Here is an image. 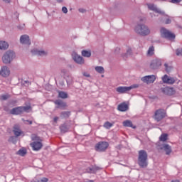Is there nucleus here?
<instances>
[{
	"label": "nucleus",
	"instance_id": "obj_1",
	"mask_svg": "<svg viewBox=\"0 0 182 182\" xmlns=\"http://www.w3.org/2000/svg\"><path fill=\"white\" fill-rule=\"evenodd\" d=\"M137 164L141 168H146L149 166V154L144 150H140L138 152Z\"/></svg>",
	"mask_w": 182,
	"mask_h": 182
},
{
	"label": "nucleus",
	"instance_id": "obj_2",
	"mask_svg": "<svg viewBox=\"0 0 182 182\" xmlns=\"http://www.w3.org/2000/svg\"><path fill=\"white\" fill-rule=\"evenodd\" d=\"M134 31L136 33L141 36H147V35H150V28L144 24L138 23L135 26Z\"/></svg>",
	"mask_w": 182,
	"mask_h": 182
},
{
	"label": "nucleus",
	"instance_id": "obj_3",
	"mask_svg": "<svg viewBox=\"0 0 182 182\" xmlns=\"http://www.w3.org/2000/svg\"><path fill=\"white\" fill-rule=\"evenodd\" d=\"M29 110H32V107L31 105L24 106V107H17L15 108H13L10 113L11 114H14L16 116H18L19 114H22L24 112L26 113H29Z\"/></svg>",
	"mask_w": 182,
	"mask_h": 182
},
{
	"label": "nucleus",
	"instance_id": "obj_4",
	"mask_svg": "<svg viewBox=\"0 0 182 182\" xmlns=\"http://www.w3.org/2000/svg\"><path fill=\"white\" fill-rule=\"evenodd\" d=\"M15 52L11 50H7L2 56V62L5 65H9L12 63V61L14 60V59H15Z\"/></svg>",
	"mask_w": 182,
	"mask_h": 182
},
{
	"label": "nucleus",
	"instance_id": "obj_5",
	"mask_svg": "<svg viewBox=\"0 0 182 182\" xmlns=\"http://www.w3.org/2000/svg\"><path fill=\"white\" fill-rule=\"evenodd\" d=\"M161 36L165 39H168L169 41L176 39V34L170 32V31L164 27L161 28Z\"/></svg>",
	"mask_w": 182,
	"mask_h": 182
},
{
	"label": "nucleus",
	"instance_id": "obj_6",
	"mask_svg": "<svg viewBox=\"0 0 182 182\" xmlns=\"http://www.w3.org/2000/svg\"><path fill=\"white\" fill-rule=\"evenodd\" d=\"M164 117H166V112L163 109L155 111L154 115L153 116V119L157 122H161Z\"/></svg>",
	"mask_w": 182,
	"mask_h": 182
},
{
	"label": "nucleus",
	"instance_id": "obj_7",
	"mask_svg": "<svg viewBox=\"0 0 182 182\" xmlns=\"http://www.w3.org/2000/svg\"><path fill=\"white\" fill-rule=\"evenodd\" d=\"M160 92H161V93H163V95H165L166 96H173V95H176V90L173 87H161L160 89Z\"/></svg>",
	"mask_w": 182,
	"mask_h": 182
},
{
	"label": "nucleus",
	"instance_id": "obj_8",
	"mask_svg": "<svg viewBox=\"0 0 182 182\" xmlns=\"http://www.w3.org/2000/svg\"><path fill=\"white\" fill-rule=\"evenodd\" d=\"M107 147H109V143L106 141H100L96 144L95 150L96 151H105Z\"/></svg>",
	"mask_w": 182,
	"mask_h": 182
},
{
	"label": "nucleus",
	"instance_id": "obj_9",
	"mask_svg": "<svg viewBox=\"0 0 182 182\" xmlns=\"http://www.w3.org/2000/svg\"><path fill=\"white\" fill-rule=\"evenodd\" d=\"M161 66V60L154 59L151 61L150 69L152 70H157Z\"/></svg>",
	"mask_w": 182,
	"mask_h": 182
},
{
	"label": "nucleus",
	"instance_id": "obj_10",
	"mask_svg": "<svg viewBox=\"0 0 182 182\" xmlns=\"http://www.w3.org/2000/svg\"><path fill=\"white\" fill-rule=\"evenodd\" d=\"M73 59L74 62L78 65H85V58L76 53L73 54Z\"/></svg>",
	"mask_w": 182,
	"mask_h": 182
},
{
	"label": "nucleus",
	"instance_id": "obj_11",
	"mask_svg": "<svg viewBox=\"0 0 182 182\" xmlns=\"http://www.w3.org/2000/svg\"><path fill=\"white\" fill-rule=\"evenodd\" d=\"M141 80L142 82H144V83H146V85L154 83V81L156 80V75H146L145 77H143L141 78Z\"/></svg>",
	"mask_w": 182,
	"mask_h": 182
},
{
	"label": "nucleus",
	"instance_id": "obj_12",
	"mask_svg": "<svg viewBox=\"0 0 182 182\" xmlns=\"http://www.w3.org/2000/svg\"><path fill=\"white\" fill-rule=\"evenodd\" d=\"M11 75V70L8 66H3L0 70V75L2 77H8Z\"/></svg>",
	"mask_w": 182,
	"mask_h": 182
},
{
	"label": "nucleus",
	"instance_id": "obj_13",
	"mask_svg": "<svg viewBox=\"0 0 182 182\" xmlns=\"http://www.w3.org/2000/svg\"><path fill=\"white\" fill-rule=\"evenodd\" d=\"M34 151H39L42 147H43V144L40 141H33L30 144Z\"/></svg>",
	"mask_w": 182,
	"mask_h": 182
},
{
	"label": "nucleus",
	"instance_id": "obj_14",
	"mask_svg": "<svg viewBox=\"0 0 182 182\" xmlns=\"http://www.w3.org/2000/svg\"><path fill=\"white\" fill-rule=\"evenodd\" d=\"M20 43L22 45H31V38H29V36L24 34L20 37Z\"/></svg>",
	"mask_w": 182,
	"mask_h": 182
},
{
	"label": "nucleus",
	"instance_id": "obj_15",
	"mask_svg": "<svg viewBox=\"0 0 182 182\" xmlns=\"http://www.w3.org/2000/svg\"><path fill=\"white\" fill-rule=\"evenodd\" d=\"M162 80L164 83H167L168 85H173L176 82L174 77H168L167 75H165L164 77H162Z\"/></svg>",
	"mask_w": 182,
	"mask_h": 182
},
{
	"label": "nucleus",
	"instance_id": "obj_16",
	"mask_svg": "<svg viewBox=\"0 0 182 182\" xmlns=\"http://www.w3.org/2000/svg\"><path fill=\"white\" fill-rule=\"evenodd\" d=\"M148 8L149 9H150V11H153L156 14H159L160 15H165L164 11H162L161 10L159 9L157 6H154V4H149Z\"/></svg>",
	"mask_w": 182,
	"mask_h": 182
},
{
	"label": "nucleus",
	"instance_id": "obj_17",
	"mask_svg": "<svg viewBox=\"0 0 182 182\" xmlns=\"http://www.w3.org/2000/svg\"><path fill=\"white\" fill-rule=\"evenodd\" d=\"M54 103L59 109H65V107H68V104H66V102H63L62 100H57L54 102Z\"/></svg>",
	"mask_w": 182,
	"mask_h": 182
},
{
	"label": "nucleus",
	"instance_id": "obj_18",
	"mask_svg": "<svg viewBox=\"0 0 182 182\" xmlns=\"http://www.w3.org/2000/svg\"><path fill=\"white\" fill-rule=\"evenodd\" d=\"M99 170H102V168L100 166H94L87 168L86 171L87 173L95 174L96 171H99Z\"/></svg>",
	"mask_w": 182,
	"mask_h": 182
},
{
	"label": "nucleus",
	"instance_id": "obj_19",
	"mask_svg": "<svg viewBox=\"0 0 182 182\" xmlns=\"http://www.w3.org/2000/svg\"><path fill=\"white\" fill-rule=\"evenodd\" d=\"M32 53L33 55H38V56H47L48 55V52L45 50H39L38 49H34L31 50Z\"/></svg>",
	"mask_w": 182,
	"mask_h": 182
},
{
	"label": "nucleus",
	"instance_id": "obj_20",
	"mask_svg": "<svg viewBox=\"0 0 182 182\" xmlns=\"http://www.w3.org/2000/svg\"><path fill=\"white\" fill-rule=\"evenodd\" d=\"M117 109L119 112H127V110H129V105L125 102H123L118 105Z\"/></svg>",
	"mask_w": 182,
	"mask_h": 182
},
{
	"label": "nucleus",
	"instance_id": "obj_21",
	"mask_svg": "<svg viewBox=\"0 0 182 182\" xmlns=\"http://www.w3.org/2000/svg\"><path fill=\"white\" fill-rule=\"evenodd\" d=\"M69 129H70V127L66 123H64L60 126V132L63 134L68 133V132H69Z\"/></svg>",
	"mask_w": 182,
	"mask_h": 182
},
{
	"label": "nucleus",
	"instance_id": "obj_22",
	"mask_svg": "<svg viewBox=\"0 0 182 182\" xmlns=\"http://www.w3.org/2000/svg\"><path fill=\"white\" fill-rule=\"evenodd\" d=\"M161 150H164V151H166V154L168 155L171 153L172 150H171V146L167 144H165L163 145V147L161 148Z\"/></svg>",
	"mask_w": 182,
	"mask_h": 182
},
{
	"label": "nucleus",
	"instance_id": "obj_23",
	"mask_svg": "<svg viewBox=\"0 0 182 182\" xmlns=\"http://www.w3.org/2000/svg\"><path fill=\"white\" fill-rule=\"evenodd\" d=\"M118 93L123 94L129 92V87H118L116 88Z\"/></svg>",
	"mask_w": 182,
	"mask_h": 182
},
{
	"label": "nucleus",
	"instance_id": "obj_24",
	"mask_svg": "<svg viewBox=\"0 0 182 182\" xmlns=\"http://www.w3.org/2000/svg\"><path fill=\"white\" fill-rule=\"evenodd\" d=\"M9 48V44L6 41H0V49L1 50H6Z\"/></svg>",
	"mask_w": 182,
	"mask_h": 182
},
{
	"label": "nucleus",
	"instance_id": "obj_25",
	"mask_svg": "<svg viewBox=\"0 0 182 182\" xmlns=\"http://www.w3.org/2000/svg\"><path fill=\"white\" fill-rule=\"evenodd\" d=\"M71 112L70 111H63L60 113V117L61 119H69L70 117Z\"/></svg>",
	"mask_w": 182,
	"mask_h": 182
},
{
	"label": "nucleus",
	"instance_id": "obj_26",
	"mask_svg": "<svg viewBox=\"0 0 182 182\" xmlns=\"http://www.w3.org/2000/svg\"><path fill=\"white\" fill-rule=\"evenodd\" d=\"M81 55L84 58H90L92 56V51L90 50H82Z\"/></svg>",
	"mask_w": 182,
	"mask_h": 182
},
{
	"label": "nucleus",
	"instance_id": "obj_27",
	"mask_svg": "<svg viewBox=\"0 0 182 182\" xmlns=\"http://www.w3.org/2000/svg\"><path fill=\"white\" fill-rule=\"evenodd\" d=\"M133 55V52L132 51V48H128L127 50V53L122 54V57L123 58V59H127V58H129V56H132Z\"/></svg>",
	"mask_w": 182,
	"mask_h": 182
},
{
	"label": "nucleus",
	"instance_id": "obj_28",
	"mask_svg": "<svg viewBox=\"0 0 182 182\" xmlns=\"http://www.w3.org/2000/svg\"><path fill=\"white\" fill-rule=\"evenodd\" d=\"M123 126H124V127H133V129H136V127H133V123L130 120L124 121Z\"/></svg>",
	"mask_w": 182,
	"mask_h": 182
},
{
	"label": "nucleus",
	"instance_id": "obj_29",
	"mask_svg": "<svg viewBox=\"0 0 182 182\" xmlns=\"http://www.w3.org/2000/svg\"><path fill=\"white\" fill-rule=\"evenodd\" d=\"M8 141L9 143H13V144H16V142L18 141V137L16 136H11L9 138Z\"/></svg>",
	"mask_w": 182,
	"mask_h": 182
},
{
	"label": "nucleus",
	"instance_id": "obj_30",
	"mask_svg": "<svg viewBox=\"0 0 182 182\" xmlns=\"http://www.w3.org/2000/svg\"><path fill=\"white\" fill-rule=\"evenodd\" d=\"M58 97H60V99H68V93L63 91H59Z\"/></svg>",
	"mask_w": 182,
	"mask_h": 182
},
{
	"label": "nucleus",
	"instance_id": "obj_31",
	"mask_svg": "<svg viewBox=\"0 0 182 182\" xmlns=\"http://www.w3.org/2000/svg\"><path fill=\"white\" fill-rule=\"evenodd\" d=\"M31 140L33 141H42L41 136H38V135L35 134H31Z\"/></svg>",
	"mask_w": 182,
	"mask_h": 182
},
{
	"label": "nucleus",
	"instance_id": "obj_32",
	"mask_svg": "<svg viewBox=\"0 0 182 182\" xmlns=\"http://www.w3.org/2000/svg\"><path fill=\"white\" fill-rule=\"evenodd\" d=\"M26 153H27L26 149H21L18 150V151L16 152V154H18V156H21L22 157H23V156L26 154Z\"/></svg>",
	"mask_w": 182,
	"mask_h": 182
},
{
	"label": "nucleus",
	"instance_id": "obj_33",
	"mask_svg": "<svg viewBox=\"0 0 182 182\" xmlns=\"http://www.w3.org/2000/svg\"><path fill=\"white\" fill-rule=\"evenodd\" d=\"M164 67L166 73H170V72H171V70L173 69V66H169L167 63L164 64Z\"/></svg>",
	"mask_w": 182,
	"mask_h": 182
},
{
	"label": "nucleus",
	"instance_id": "obj_34",
	"mask_svg": "<svg viewBox=\"0 0 182 182\" xmlns=\"http://www.w3.org/2000/svg\"><path fill=\"white\" fill-rule=\"evenodd\" d=\"M95 70L98 73H105V68H103L102 66L95 67Z\"/></svg>",
	"mask_w": 182,
	"mask_h": 182
},
{
	"label": "nucleus",
	"instance_id": "obj_35",
	"mask_svg": "<svg viewBox=\"0 0 182 182\" xmlns=\"http://www.w3.org/2000/svg\"><path fill=\"white\" fill-rule=\"evenodd\" d=\"M147 55H149V56H152V55H154V47L151 46L149 48Z\"/></svg>",
	"mask_w": 182,
	"mask_h": 182
},
{
	"label": "nucleus",
	"instance_id": "obj_36",
	"mask_svg": "<svg viewBox=\"0 0 182 182\" xmlns=\"http://www.w3.org/2000/svg\"><path fill=\"white\" fill-rule=\"evenodd\" d=\"M22 132V130L21 129V127H19L18 124H15L13 127V132Z\"/></svg>",
	"mask_w": 182,
	"mask_h": 182
},
{
	"label": "nucleus",
	"instance_id": "obj_37",
	"mask_svg": "<svg viewBox=\"0 0 182 182\" xmlns=\"http://www.w3.org/2000/svg\"><path fill=\"white\" fill-rule=\"evenodd\" d=\"M167 134H163L161 135V136L159 137V140L161 141H166L167 140Z\"/></svg>",
	"mask_w": 182,
	"mask_h": 182
},
{
	"label": "nucleus",
	"instance_id": "obj_38",
	"mask_svg": "<svg viewBox=\"0 0 182 182\" xmlns=\"http://www.w3.org/2000/svg\"><path fill=\"white\" fill-rule=\"evenodd\" d=\"M113 126V124L110 123L109 122H106L104 124V127H105V129H110V127H112Z\"/></svg>",
	"mask_w": 182,
	"mask_h": 182
},
{
	"label": "nucleus",
	"instance_id": "obj_39",
	"mask_svg": "<svg viewBox=\"0 0 182 182\" xmlns=\"http://www.w3.org/2000/svg\"><path fill=\"white\" fill-rule=\"evenodd\" d=\"M13 133L16 137H19V136H21V134H23V132L22 131H18V132L14 131L13 132Z\"/></svg>",
	"mask_w": 182,
	"mask_h": 182
},
{
	"label": "nucleus",
	"instance_id": "obj_40",
	"mask_svg": "<svg viewBox=\"0 0 182 182\" xmlns=\"http://www.w3.org/2000/svg\"><path fill=\"white\" fill-rule=\"evenodd\" d=\"M140 85L139 84H133L132 85L128 87L129 90H132V89H137Z\"/></svg>",
	"mask_w": 182,
	"mask_h": 182
},
{
	"label": "nucleus",
	"instance_id": "obj_41",
	"mask_svg": "<svg viewBox=\"0 0 182 182\" xmlns=\"http://www.w3.org/2000/svg\"><path fill=\"white\" fill-rule=\"evenodd\" d=\"M9 97H11V95H1L2 100H8V99H9Z\"/></svg>",
	"mask_w": 182,
	"mask_h": 182
},
{
	"label": "nucleus",
	"instance_id": "obj_42",
	"mask_svg": "<svg viewBox=\"0 0 182 182\" xmlns=\"http://www.w3.org/2000/svg\"><path fill=\"white\" fill-rule=\"evenodd\" d=\"M176 55L177 56H182V48L176 50Z\"/></svg>",
	"mask_w": 182,
	"mask_h": 182
},
{
	"label": "nucleus",
	"instance_id": "obj_43",
	"mask_svg": "<svg viewBox=\"0 0 182 182\" xmlns=\"http://www.w3.org/2000/svg\"><path fill=\"white\" fill-rule=\"evenodd\" d=\"M115 55H119L120 53V48L117 47L114 50Z\"/></svg>",
	"mask_w": 182,
	"mask_h": 182
},
{
	"label": "nucleus",
	"instance_id": "obj_44",
	"mask_svg": "<svg viewBox=\"0 0 182 182\" xmlns=\"http://www.w3.org/2000/svg\"><path fill=\"white\" fill-rule=\"evenodd\" d=\"M170 23H171V19H170V18H166L165 21V24L168 25Z\"/></svg>",
	"mask_w": 182,
	"mask_h": 182
},
{
	"label": "nucleus",
	"instance_id": "obj_45",
	"mask_svg": "<svg viewBox=\"0 0 182 182\" xmlns=\"http://www.w3.org/2000/svg\"><path fill=\"white\" fill-rule=\"evenodd\" d=\"M182 0H171V4H180Z\"/></svg>",
	"mask_w": 182,
	"mask_h": 182
},
{
	"label": "nucleus",
	"instance_id": "obj_46",
	"mask_svg": "<svg viewBox=\"0 0 182 182\" xmlns=\"http://www.w3.org/2000/svg\"><path fill=\"white\" fill-rule=\"evenodd\" d=\"M62 12H63V14H68V8H66V6H63L62 8Z\"/></svg>",
	"mask_w": 182,
	"mask_h": 182
},
{
	"label": "nucleus",
	"instance_id": "obj_47",
	"mask_svg": "<svg viewBox=\"0 0 182 182\" xmlns=\"http://www.w3.org/2000/svg\"><path fill=\"white\" fill-rule=\"evenodd\" d=\"M48 181L49 179H48V178H43L40 179V182H48Z\"/></svg>",
	"mask_w": 182,
	"mask_h": 182
},
{
	"label": "nucleus",
	"instance_id": "obj_48",
	"mask_svg": "<svg viewBox=\"0 0 182 182\" xmlns=\"http://www.w3.org/2000/svg\"><path fill=\"white\" fill-rule=\"evenodd\" d=\"M78 11H79V12H80L81 14H85V12H86V9H82V8L79 9Z\"/></svg>",
	"mask_w": 182,
	"mask_h": 182
},
{
	"label": "nucleus",
	"instance_id": "obj_49",
	"mask_svg": "<svg viewBox=\"0 0 182 182\" xmlns=\"http://www.w3.org/2000/svg\"><path fill=\"white\" fill-rule=\"evenodd\" d=\"M25 28V24H22L21 26H18V28L20 29V31H22Z\"/></svg>",
	"mask_w": 182,
	"mask_h": 182
},
{
	"label": "nucleus",
	"instance_id": "obj_50",
	"mask_svg": "<svg viewBox=\"0 0 182 182\" xmlns=\"http://www.w3.org/2000/svg\"><path fill=\"white\" fill-rule=\"evenodd\" d=\"M83 76H85V77H90V75L87 73H83Z\"/></svg>",
	"mask_w": 182,
	"mask_h": 182
},
{
	"label": "nucleus",
	"instance_id": "obj_51",
	"mask_svg": "<svg viewBox=\"0 0 182 182\" xmlns=\"http://www.w3.org/2000/svg\"><path fill=\"white\" fill-rule=\"evenodd\" d=\"M61 73L66 75V73H68V70L66 69H63V70H61Z\"/></svg>",
	"mask_w": 182,
	"mask_h": 182
},
{
	"label": "nucleus",
	"instance_id": "obj_52",
	"mask_svg": "<svg viewBox=\"0 0 182 182\" xmlns=\"http://www.w3.org/2000/svg\"><path fill=\"white\" fill-rule=\"evenodd\" d=\"M58 120H59V117H54L53 122H54L55 123H57V122H58Z\"/></svg>",
	"mask_w": 182,
	"mask_h": 182
},
{
	"label": "nucleus",
	"instance_id": "obj_53",
	"mask_svg": "<svg viewBox=\"0 0 182 182\" xmlns=\"http://www.w3.org/2000/svg\"><path fill=\"white\" fill-rule=\"evenodd\" d=\"M31 182H41V179H33Z\"/></svg>",
	"mask_w": 182,
	"mask_h": 182
},
{
	"label": "nucleus",
	"instance_id": "obj_54",
	"mask_svg": "<svg viewBox=\"0 0 182 182\" xmlns=\"http://www.w3.org/2000/svg\"><path fill=\"white\" fill-rule=\"evenodd\" d=\"M4 2H6V4H9L11 2V0H3Z\"/></svg>",
	"mask_w": 182,
	"mask_h": 182
},
{
	"label": "nucleus",
	"instance_id": "obj_55",
	"mask_svg": "<svg viewBox=\"0 0 182 182\" xmlns=\"http://www.w3.org/2000/svg\"><path fill=\"white\" fill-rule=\"evenodd\" d=\"M66 82L68 85H70V80L66 79Z\"/></svg>",
	"mask_w": 182,
	"mask_h": 182
},
{
	"label": "nucleus",
	"instance_id": "obj_56",
	"mask_svg": "<svg viewBox=\"0 0 182 182\" xmlns=\"http://www.w3.org/2000/svg\"><path fill=\"white\" fill-rule=\"evenodd\" d=\"M57 2H58V4H62V2H63V0H57Z\"/></svg>",
	"mask_w": 182,
	"mask_h": 182
},
{
	"label": "nucleus",
	"instance_id": "obj_57",
	"mask_svg": "<svg viewBox=\"0 0 182 182\" xmlns=\"http://www.w3.org/2000/svg\"><path fill=\"white\" fill-rule=\"evenodd\" d=\"M26 122L29 123V124H32V121L26 120Z\"/></svg>",
	"mask_w": 182,
	"mask_h": 182
},
{
	"label": "nucleus",
	"instance_id": "obj_58",
	"mask_svg": "<svg viewBox=\"0 0 182 182\" xmlns=\"http://www.w3.org/2000/svg\"><path fill=\"white\" fill-rule=\"evenodd\" d=\"M5 112H8V107H4Z\"/></svg>",
	"mask_w": 182,
	"mask_h": 182
},
{
	"label": "nucleus",
	"instance_id": "obj_59",
	"mask_svg": "<svg viewBox=\"0 0 182 182\" xmlns=\"http://www.w3.org/2000/svg\"><path fill=\"white\" fill-rule=\"evenodd\" d=\"M171 182H180V181L176 180V181H171Z\"/></svg>",
	"mask_w": 182,
	"mask_h": 182
},
{
	"label": "nucleus",
	"instance_id": "obj_60",
	"mask_svg": "<svg viewBox=\"0 0 182 182\" xmlns=\"http://www.w3.org/2000/svg\"><path fill=\"white\" fill-rule=\"evenodd\" d=\"M60 84L61 85V86H63V85H65L63 82H60Z\"/></svg>",
	"mask_w": 182,
	"mask_h": 182
},
{
	"label": "nucleus",
	"instance_id": "obj_61",
	"mask_svg": "<svg viewBox=\"0 0 182 182\" xmlns=\"http://www.w3.org/2000/svg\"><path fill=\"white\" fill-rule=\"evenodd\" d=\"M142 21H144V18H141L140 21L141 22Z\"/></svg>",
	"mask_w": 182,
	"mask_h": 182
},
{
	"label": "nucleus",
	"instance_id": "obj_62",
	"mask_svg": "<svg viewBox=\"0 0 182 182\" xmlns=\"http://www.w3.org/2000/svg\"><path fill=\"white\" fill-rule=\"evenodd\" d=\"M25 83H29V81H24Z\"/></svg>",
	"mask_w": 182,
	"mask_h": 182
}]
</instances>
